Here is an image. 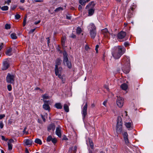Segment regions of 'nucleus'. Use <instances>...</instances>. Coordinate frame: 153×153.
Here are the masks:
<instances>
[{
	"instance_id": "6",
	"label": "nucleus",
	"mask_w": 153,
	"mask_h": 153,
	"mask_svg": "<svg viewBox=\"0 0 153 153\" xmlns=\"http://www.w3.org/2000/svg\"><path fill=\"white\" fill-rule=\"evenodd\" d=\"M126 35V33L125 32L121 31L118 33L117 35L118 39L119 41L122 42L125 41L123 39Z\"/></svg>"
},
{
	"instance_id": "42",
	"label": "nucleus",
	"mask_w": 153,
	"mask_h": 153,
	"mask_svg": "<svg viewBox=\"0 0 153 153\" xmlns=\"http://www.w3.org/2000/svg\"><path fill=\"white\" fill-rule=\"evenodd\" d=\"M21 16L19 14H17L15 16V19H19L20 18Z\"/></svg>"
},
{
	"instance_id": "41",
	"label": "nucleus",
	"mask_w": 153,
	"mask_h": 153,
	"mask_svg": "<svg viewBox=\"0 0 153 153\" xmlns=\"http://www.w3.org/2000/svg\"><path fill=\"white\" fill-rule=\"evenodd\" d=\"M8 149L9 150H11L12 149V145L10 143H8Z\"/></svg>"
},
{
	"instance_id": "51",
	"label": "nucleus",
	"mask_w": 153,
	"mask_h": 153,
	"mask_svg": "<svg viewBox=\"0 0 153 153\" xmlns=\"http://www.w3.org/2000/svg\"><path fill=\"white\" fill-rule=\"evenodd\" d=\"M34 2H42L43 1L42 0H33Z\"/></svg>"
},
{
	"instance_id": "12",
	"label": "nucleus",
	"mask_w": 153,
	"mask_h": 153,
	"mask_svg": "<svg viewBox=\"0 0 153 153\" xmlns=\"http://www.w3.org/2000/svg\"><path fill=\"white\" fill-rule=\"evenodd\" d=\"M123 138L126 144L128 146L130 145L129 141L128 139V134L126 132H125L123 134Z\"/></svg>"
},
{
	"instance_id": "2",
	"label": "nucleus",
	"mask_w": 153,
	"mask_h": 153,
	"mask_svg": "<svg viewBox=\"0 0 153 153\" xmlns=\"http://www.w3.org/2000/svg\"><path fill=\"white\" fill-rule=\"evenodd\" d=\"M122 62L125 66L127 67V69L123 68L122 69L124 73L128 74L130 71L129 66H130V59L129 57H124L122 59Z\"/></svg>"
},
{
	"instance_id": "13",
	"label": "nucleus",
	"mask_w": 153,
	"mask_h": 153,
	"mask_svg": "<svg viewBox=\"0 0 153 153\" xmlns=\"http://www.w3.org/2000/svg\"><path fill=\"white\" fill-rule=\"evenodd\" d=\"M56 134L59 137H61V127L59 126L58 127L56 128Z\"/></svg>"
},
{
	"instance_id": "15",
	"label": "nucleus",
	"mask_w": 153,
	"mask_h": 153,
	"mask_svg": "<svg viewBox=\"0 0 153 153\" xmlns=\"http://www.w3.org/2000/svg\"><path fill=\"white\" fill-rule=\"evenodd\" d=\"M134 8L133 7H131L128 10V16L129 18H131L133 16V12L134 10Z\"/></svg>"
},
{
	"instance_id": "17",
	"label": "nucleus",
	"mask_w": 153,
	"mask_h": 153,
	"mask_svg": "<svg viewBox=\"0 0 153 153\" xmlns=\"http://www.w3.org/2000/svg\"><path fill=\"white\" fill-rule=\"evenodd\" d=\"M125 125L128 130H131L133 128V124L131 123H126Z\"/></svg>"
},
{
	"instance_id": "52",
	"label": "nucleus",
	"mask_w": 153,
	"mask_h": 153,
	"mask_svg": "<svg viewBox=\"0 0 153 153\" xmlns=\"http://www.w3.org/2000/svg\"><path fill=\"white\" fill-rule=\"evenodd\" d=\"M35 29H36L35 28H34L33 29H31L30 30L29 33H33V32L35 31Z\"/></svg>"
},
{
	"instance_id": "38",
	"label": "nucleus",
	"mask_w": 153,
	"mask_h": 153,
	"mask_svg": "<svg viewBox=\"0 0 153 153\" xmlns=\"http://www.w3.org/2000/svg\"><path fill=\"white\" fill-rule=\"evenodd\" d=\"M63 10V9L62 7H58L57 8H56L55 10V12H58L59 11H60V10Z\"/></svg>"
},
{
	"instance_id": "49",
	"label": "nucleus",
	"mask_w": 153,
	"mask_h": 153,
	"mask_svg": "<svg viewBox=\"0 0 153 153\" xmlns=\"http://www.w3.org/2000/svg\"><path fill=\"white\" fill-rule=\"evenodd\" d=\"M1 137L2 140L4 141H6L7 140H8V139H5V137L4 136L2 135L1 136Z\"/></svg>"
},
{
	"instance_id": "25",
	"label": "nucleus",
	"mask_w": 153,
	"mask_h": 153,
	"mask_svg": "<svg viewBox=\"0 0 153 153\" xmlns=\"http://www.w3.org/2000/svg\"><path fill=\"white\" fill-rule=\"evenodd\" d=\"M120 87L122 89L124 90H126L127 89L128 86L126 84L124 83L121 85Z\"/></svg>"
},
{
	"instance_id": "54",
	"label": "nucleus",
	"mask_w": 153,
	"mask_h": 153,
	"mask_svg": "<svg viewBox=\"0 0 153 153\" xmlns=\"http://www.w3.org/2000/svg\"><path fill=\"white\" fill-rule=\"evenodd\" d=\"M26 21L25 19L23 21V26H24L26 24Z\"/></svg>"
},
{
	"instance_id": "20",
	"label": "nucleus",
	"mask_w": 153,
	"mask_h": 153,
	"mask_svg": "<svg viewBox=\"0 0 153 153\" xmlns=\"http://www.w3.org/2000/svg\"><path fill=\"white\" fill-rule=\"evenodd\" d=\"M95 4L94 3V1H92L86 6L85 9H87L89 8L90 7L91 8L94 7Z\"/></svg>"
},
{
	"instance_id": "48",
	"label": "nucleus",
	"mask_w": 153,
	"mask_h": 153,
	"mask_svg": "<svg viewBox=\"0 0 153 153\" xmlns=\"http://www.w3.org/2000/svg\"><path fill=\"white\" fill-rule=\"evenodd\" d=\"M99 46L98 45H97L96 46L95 50H96V53H97L98 52V48H99Z\"/></svg>"
},
{
	"instance_id": "19",
	"label": "nucleus",
	"mask_w": 153,
	"mask_h": 153,
	"mask_svg": "<svg viewBox=\"0 0 153 153\" xmlns=\"http://www.w3.org/2000/svg\"><path fill=\"white\" fill-rule=\"evenodd\" d=\"M88 29L89 30H96V28L94 24L93 23H91L89 26Z\"/></svg>"
},
{
	"instance_id": "50",
	"label": "nucleus",
	"mask_w": 153,
	"mask_h": 153,
	"mask_svg": "<svg viewBox=\"0 0 153 153\" xmlns=\"http://www.w3.org/2000/svg\"><path fill=\"white\" fill-rule=\"evenodd\" d=\"M5 117V115L4 114H2L0 115V119H1L3 118H4Z\"/></svg>"
},
{
	"instance_id": "14",
	"label": "nucleus",
	"mask_w": 153,
	"mask_h": 153,
	"mask_svg": "<svg viewBox=\"0 0 153 153\" xmlns=\"http://www.w3.org/2000/svg\"><path fill=\"white\" fill-rule=\"evenodd\" d=\"M9 64L7 60L4 62L3 63V67L2 69L3 70H5L7 69L9 67Z\"/></svg>"
},
{
	"instance_id": "30",
	"label": "nucleus",
	"mask_w": 153,
	"mask_h": 153,
	"mask_svg": "<svg viewBox=\"0 0 153 153\" xmlns=\"http://www.w3.org/2000/svg\"><path fill=\"white\" fill-rule=\"evenodd\" d=\"M35 142L39 145H41L42 144L41 140L39 138H36L35 140Z\"/></svg>"
},
{
	"instance_id": "8",
	"label": "nucleus",
	"mask_w": 153,
	"mask_h": 153,
	"mask_svg": "<svg viewBox=\"0 0 153 153\" xmlns=\"http://www.w3.org/2000/svg\"><path fill=\"white\" fill-rule=\"evenodd\" d=\"M87 103L86 102L84 106L82 112L83 119H84L85 118L87 114Z\"/></svg>"
},
{
	"instance_id": "24",
	"label": "nucleus",
	"mask_w": 153,
	"mask_h": 153,
	"mask_svg": "<svg viewBox=\"0 0 153 153\" xmlns=\"http://www.w3.org/2000/svg\"><path fill=\"white\" fill-rule=\"evenodd\" d=\"M55 107L58 109H61L62 108V106L61 103H56L55 105Z\"/></svg>"
},
{
	"instance_id": "32",
	"label": "nucleus",
	"mask_w": 153,
	"mask_h": 153,
	"mask_svg": "<svg viewBox=\"0 0 153 153\" xmlns=\"http://www.w3.org/2000/svg\"><path fill=\"white\" fill-rule=\"evenodd\" d=\"M79 3L82 5L85 6V4L86 1L85 0H79Z\"/></svg>"
},
{
	"instance_id": "34",
	"label": "nucleus",
	"mask_w": 153,
	"mask_h": 153,
	"mask_svg": "<svg viewBox=\"0 0 153 153\" xmlns=\"http://www.w3.org/2000/svg\"><path fill=\"white\" fill-rule=\"evenodd\" d=\"M89 143L91 148L93 149L94 148V144L91 140L89 139Z\"/></svg>"
},
{
	"instance_id": "10",
	"label": "nucleus",
	"mask_w": 153,
	"mask_h": 153,
	"mask_svg": "<svg viewBox=\"0 0 153 153\" xmlns=\"http://www.w3.org/2000/svg\"><path fill=\"white\" fill-rule=\"evenodd\" d=\"M43 101L44 103V104L43 105V108L45 110L49 111L51 108L49 105V101L44 100Z\"/></svg>"
},
{
	"instance_id": "63",
	"label": "nucleus",
	"mask_w": 153,
	"mask_h": 153,
	"mask_svg": "<svg viewBox=\"0 0 153 153\" xmlns=\"http://www.w3.org/2000/svg\"><path fill=\"white\" fill-rule=\"evenodd\" d=\"M89 47L87 46H86L85 48V50L86 51H87L88 49H89Z\"/></svg>"
},
{
	"instance_id": "62",
	"label": "nucleus",
	"mask_w": 153,
	"mask_h": 153,
	"mask_svg": "<svg viewBox=\"0 0 153 153\" xmlns=\"http://www.w3.org/2000/svg\"><path fill=\"white\" fill-rule=\"evenodd\" d=\"M66 18L68 19H71V17L70 16H69L68 15H67L66 16Z\"/></svg>"
},
{
	"instance_id": "57",
	"label": "nucleus",
	"mask_w": 153,
	"mask_h": 153,
	"mask_svg": "<svg viewBox=\"0 0 153 153\" xmlns=\"http://www.w3.org/2000/svg\"><path fill=\"white\" fill-rule=\"evenodd\" d=\"M41 22V21L40 20H39L37 22H34V24L36 25H37L38 24L40 23Z\"/></svg>"
},
{
	"instance_id": "43",
	"label": "nucleus",
	"mask_w": 153,
	"mask_h": 153,
	"mask_svg": "<svg viewBox=\"0 0 153 153\" xmlns=\"http://www.w3.org/2000/svg\"><path fill=\"white\" fill-rule=\"evenodd\" d=\"M51 141L53 144H55L56 143L57 140L55 138H53L52 139Z\"/></svg>"
},
{
	"instance_id": "46",
	"label": "nucleus",
	"mask_w": 153,
	"mask_h": 153,
	"mask_svg": "<svg viewBox=\"0 0 153 153\" xmlns=\"http://www.w3.org/2000/svg\"><path fill=\"white\" fill-rule=\"evenodd\" d=\"M62 140H68V139L66 137V136L65 135H64L63 136Z\"/></svg>"
},
{
	"instance_id": "47",
	"label": "nucleus",
	"mask_w": 153,
	"mask_h": 153,
	"mask_svg": "<svg viewBox=\"0 0 153 153\" xmlns=\"http://www.w3.org/2000/svg\"><path fill=\"white\" fill-rule=\"evenodd\" d=\"M124 45L126 47L129 45V44L128 42H126L124 43Z\"/></svg>"
},
{
	"instance_id": "39",
	"label": "nucleus",
	"mask_w": 153,
	"mask_h": 153,
	"mask_svg": "<svg viewBox=\"0 0 153 153\" xmlns=\"http://www.w3.org/2000/svg\"><path fill=\"white\" fill-rule=\"evenodd\" d=\"M65 40V39L64 37H62V38H61V43H62V46H63V45H64Z\"/></svg>"
},
{
	"instance_id": "7",
	"label": "nucleus",
	"mask_w": 153,
	"mask_h": 153,
	"mask_svg": "<svg viewBox=\"0 0 153 153\" xmlns=\"http://www.w3.org/2000/svg\"><path fill=\"white\" fill-rule=\"evenodd\" d=\"M55 73L56 75L58 76L60 79H62L61 74L62 71V68L61 67L55 68Z\"/></svg>"
},
{
	"instance_id": "1",
	"label": "nucleus",
	"mask_w": 153,
	"mask_h": 153,
	"mask_svg": "<svg viewBox=\"0 0 153 153\" xmlns=\"http://www.w3.org/2000/svg\"><path fill=\"white\" fill-rule=\"evenodd\" d=\"M125 51L121 46H119L118 48L112 52V56L115 59H119L124 53Z\"/></svg>"
},
{
	"instance_id": "40",
	"label": "nucleus",
	"mask_w": 153,
	"mask_h": 153,
	"mask_svg": "<svg viewBox=\"0 0 153 153\" xmlns=\"http://www.w3.org/2000/svg\"><path fill=\"white\" fill-rule=\"evenodd\" d=\"M5 28L6 29H9L10 28V24H7L5 25Z\"/></svg>"
},
{
	"instance_id": "4",
	"label": "nucleus",
	"mask_w": 153,
	"mask_h": 153,
	"mask_svg": "<svg viewBox=\"0 0 153 153\" xmlns=\"http://www.w3.org/2000/svg\"><path fill=\"white\" fill-rule=\"evenodd\" d=\"M64 59L63 60V62L65 65H67L68 68H71V64L70 62L68 61V58L67 57V53L65 52L63 53Z\"/></svg>"
},
{
	"instance_id": "55",
	"label": "nucleus",
	"mask_w": 153,
	"mask_h": 153,
	"mask_svg": "<svg viewBox=\"0 0 153 153\" xmlns=\"http://www.w3.org/2000/svg\"><path fill=\"white\" fill-rule=\"evenodd\" d=\"M46 39L47 40V43L48 45L49 43L50 42V39H49V37H47V38H46Z\"/></svg>"
},
{
	"instance_id": "16",
	"label": "nucleus",
	"mask_w": 153,
	"mask_h": 153,
	"mask_svg": "<svg viewBox=\"0 0 153 153\" xmlns=\"http://www.w3.org/2000/svg\"><path fill=\"white\" fill-rule=\"evenodd\" d=\"M89 31L91 37L92 39H94L96 35V30H89Z\"/></svg>"
},
{
	"instance_id": "3",
	"label": "nucleus",
	"mask_w": 153,
	"mask_h": 153,
	"mask_svg": "<svg viewBox=\"0 0 153 153\" xmlns=\"http://www.w3.org/2000/svg\"><path fill=\"white\" fill-rule=\"evenodd\" d=\"M122 124L121 117L120 116H118L117 117L116 129V131L118 134L121 133L122 131Z\"/></svg>"
},
{
	"instance_id": "64",
	"label": "nucleus",
	"mask_w": 153,
	"mask_h": 153,
	"mask_svg": "<svg viewBox=\"0 0 153 153\" xmlns=\"http://www.w3.org/2000/svg\"><path fill=\"white\" fill-rule=\"evenodd\" d=\"M25 152L26 153H29V151L27 148L25 149Z\"/></svg>"
},
{
	"instance_id": "28",
	"label": "nucleus",
	"mask_w": 153,
	"mask_h": 153,
	"mask_svg": "<svg viewBox=\"0 0 153 153\" xmlns=\"http://www.w3.org/2000/svg\"><path fill=\"white\" fill-rule=\"evenodd\" d=\"M77 149V147L76 146H75L74 147H72L71 148H70L69 151H73L74 153H76V151Z\"/></svg>"
},
{
	"instance_id": "45",
	"label": "nucleus",
	"mask_w": 153,
	"mask_h": 153,
	"mask_svg": "<svg viewBox=\"0 0 153 153\" xmlns=\"http://www.w3.org/2000/svg\"><path fill=\"white\" fill-rule=\"evenodd\" d=\"M4 126V124L2 121H0V127L1 128H2Z\"/></svg>"
},
{
	"instance_id": "61",
	"label": "nucleus",
	"mask_w": 153,
	"mask_h": 153,
	"mask_svg": "<svg viewBox=\"0 0 153 153\" xmlns=\"http://www.w3.org/2000/svg\"><path fill=\"white\" fill-rule=\"evenodd\" d=\"M41 117L42 119V120H43L44 121H45V118L44 117L43 115H41Z\"/></svg>"
},
{
	"instance_id": "33",
	"label": "nucleus",
	"mask_w": 153,
	"mask_h": 153,
	"mask_svg": "<svg viewBox=\"0 0 153 153\" xmlns=\"http://www.w3.org/2000/svg\"><path fill=\"white\" fill-rule=\"evenodd\" d=\"M0 8L2 10L4 11L7 10H8L9 8L7 6H4L1 7H0Z\"/></svg>"
},
{
	"instance_id": "5",
	"label": "nucleus",
	"mask_w": 153,
	"mask_h": 153,
	"mask_svg": "<svg viewBox=\"0 0 153 153\" xmlns=\"http://www.w3.org/2000/svg\"><path fill=\"white\" fill-rule=\"evenodd\" d=\"M15 77V76L13 74L8 73L6 78V80L7 82L10 84L13 83Z\"/></svg>"
},
{
	"instance_id": "9",
	"label": "nucleus",
	"mask_w": 153,
	"mask_h": 153,
	"mask_svg": "<svg viewBox=\"0 0 153 153\" xmlns=\"http://www.w3.org/2000/svg\"><path fill=\"white\" fill-rule=\"evenodd\" d=\"M117 104L118 106L121 108L123 105L124 99L121 97H118L117 99Z\"/></svg>"
},
{
	"instance_id": "35",
	"label": "nucleus",
	"mask_w": 153,
	"mask_h": 153,
	"mask_svg": "<svg viewBox=\"0 0 153 153\" xmlns=\"http://www.w3.org/2000/svg\"><path fill=\"white\" fill-rule=\"evenodd\" d=\"M82 32V30L80 27H78L76 29V32L78 34H80Z\"/></svg>"
},
{
	"instance_id": "27",
	"label": "nucleus",
	"mask_w": 153,
	"mask_h": 153,
	"mask_svg": "<svg viewBox=\"0 0 153 153\" xmlns=\"http://www.w3.org/2000/svg\"><path fill=\"white\" fill-rule=\"evenodd\" d=\"M94 12V10L93 8H91L88 10V14L90 16H91L93 14Z\"/></svg>"
},
{
	"instance_id": "22",
	"label": "nucleus",
	"mask_w": 153,
	"mask_h": 153,
	"mask_svg": "<svg viewBox=\"0 0 153 153\" xmlns=\"http://www.w3.org/2000/svg\"><path fill=\"white\" fill-rule=\"evenodd\" d=\"M102 33L105 36H106V35L109 34V32L108 29L107 28H105L102 30Z\"/></svg>"
},
{
	"instance_id": "18",
	"label": "nucleus",
	"mask_w": 153,
	"mask_h": 153,
	"mask_svg": "<svg viewBox=\"0 0 153 153\" xmlns=\"http://www.w3.org/2000/svg\"><path fill=\"white\" fill-rule=\"evenodd\" d=\"M55 128V126L54 123H52L49 125L48 127V130L49 131L50 130H52L54 131Z\"/></svg>"
},
{
	"instance_id": "11",
	"label": "nucleus",
	"mask_w": 153,
	"mask_h": 153,
	"mask_svg": "<svg viewBox=\"0 0 153 153\" xmlns=\"http://www.w3.org/2000/svg\"><path fill=\"white\" fill-rule=\"evenodd\" d=\"M123 138L126 144L128 146L130 145L129 141L128 139V134L126 132H125L123 134Z\"/></svg>"
},
{
	"instance_id": "60",
	"label": "nucleus",
	"mask_w": 153,
	"mask_h": 153,
	"mask_svg": "<svg viewBox=\"0 0 153 153\" xmlns=\"http://www.w3.org/2000/svg\"><path fill=\"white\" fill-rule=\"evenodd\" d=\"M14 142V140L12 139H11L9 140V142L11 143H13Z\"/></svg>"
},
{
	"instance_id": "36",
	"label": "nucleus",
	"mask_w": 153,
	"mask_h": 153,
	"mask_svg": "<svg viewBox=\"0 0 153 153\" xmlns=\"http://www.w3.org/2000/svg\"><path fill=\"white\" fill-rule=\"evenodd\" d=\"M42 97L44 99H48L49 98V96L48 95L46 94L43 95Z\"/></svg>"
},
{
	"instance_id": "37",
	"label": "nucleus",
	"mask_w": 153,
	"mask_h": 153,
	"mask_svg": "<svg viewBox=\"0 0 153 153\" xmlns=\"http://www.w3.org/2000/svg\"><path fill=\"white\" fill-rule=\"evenodd\" d=\"M52 139L53 138H52V136L51 135H49L47 138L46 141L47 142H50V141H51Z\"/></svg>"
},
{
	"instance_id": "56",
	"label": "nucleus",
	"mask_w": 153,
	"mask_h": 153,
	"mask_svg": "<svg viewBox=\"0 0 153 153\" xmlns=\"http://www.w3.org/2000/svg\"><path fill=\"white\" fill-rule=\"evenodd\" d=\"M27 129L26 127H25L24 129V130L23 131V134H25L26 133V131Z\"/></svg>"
},
{
	"instance_id": "26",
	"label": "nucleus",
	"mask_w": 153,
	"mask_h": 153,
	"mask_svg": "<svg viewBox=\"0 0 153 153\" xmlns=\"http://www.w3.org/2000/svg\"><path fill=\"white\" fill-rule=\"evenodd\" d=\"M12 49L11 48H10L8 49L6 52V54L8 56H11L12 55Z\"/></svg>"
},
{
	"instance_id": "31",
	"label": "nucleus",
	"mask_w": 153,
	"mask_h": 153,
	"mask_svg": "<svg viewBox=\"0 0 153 153\" xmlns=\"http://www.w3.org/2000/svg\"><path fill=\"white\" fill-rule=\"evenodd\" d=\"M10 36L13 39H16L17 38L16 34L14 33H12L10 35Z\"/></svg>"
},
{
	"instance_id": "44",
	"label": "nucleus",
	"mask_w": 153,
	"mask_h": 153,
	"mask_svg": "<svg viewBox=\"0 0 153 153\" xmlns=\"http://www.w3.org/2000/svg\"><path fill=\"white\" fill-rule=\"evenodd\" d=\"M7 89L9 91H11L12 90V86L11 85H7Z\"/></svg>"
},
{
	"instance_id": "58",
	"label": "nucleus",
	"mask_w": 153,
	"mask_h": 153,
	"mask_svg": "<svg viewBox=\"0 0 153 153\" xmlns=\"http://www.w3.org/2000/svg\"><path fill=\"white\" fill-rule=\"evenodd\" d=\"M79 10H81L82 9V7L80 5H79Z\"/></svg>"
},
{
	"instance_id": "53",
	"label": "nucleus",
	"mask_w": 153,
	"mask_h": 153,
	"mask_svg": "<svg viewBox=\"0 0 153 153\" xmlns=\"http://www.w3.org/2000/svg\"><path fill=\"white\" fill-rule=\"evenodd\" d=\"M71 37L73 38H75L76 37V36L74 34L72 33Z\"/></svg>"
},
{
	"instance_id": "59",
	"label": "nucleus",
	"mask_w": 153,
	"mask_h": 153,
	"mask_svg": "<svg viewBox=\"0 0 153 153\" xmlns=\"http://www.w3.org/2000/svg\"><path fill=\"white\" fill-rule=\"evenodd\" d=\"M95 106V104L94 103H93L91 104V107L92 108H94Z\"/></svg>"
},
{
	"instance_id": "29",
	"label": "nucleus",
	"mask_w": 153,
	"mask_h": 153,
	"mask_svg": "<svg viewBox=\"0 0 153 153\" xmlns=\"http://www.w3.org/2000/svg\"><path fill=\"white\" fill-rule=\"evenodd\" d=\"M64 109L65 111L67 112H68L69 111V107L68 105L65 104L64 105Z\"/></svg>"
},
{
	"instance_id": "23",
	"label": "nucleus",
	"mask_w": 153,
	"mask_h": 153,
	"mask_svg": "<svg viewBox=\"0 0 153 153\" xmlns=\"http://www.w3.org/2000/svg\"><path fill=\"white\" fill-rule=\"evenodd\" d=\"M62 60L59 58L57 59L56 61L55 68L58 67V66L61 65Z\"/></svg>"
},
{
	"instance_id": "21",
	"label": "nucleus",
	"mask_w": 153,
	"mask_h": 153,
	"mask_svg": "<svg viewBox=\"0 0 153 153\" xmlns=\"http://www.w3.org/2000/svg\"><path fill=\"white\" fill-rule=\"evenodd\" d=\"M25 144L27 145H31L32 143V141L31 139H27L25 141Z\"/></svg>"
}]
</instances>
